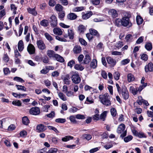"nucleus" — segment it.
Segmentation results:
<instances>
[{
	"label": "nucleus",
	"mask_w": 153,
	"mask_h": 153,
	"mask_svg": "<svg viewBox=\"0 0 153 153\" xmlns=\"http://www.w3.org/2000/svg\"><path fill=\"white\" fill-rule=\"evenodd\" d=\"M99 97L100 102L103 105L106 106L111 105V102L108 93H105L104 94L100 95Z\"/></svg>",
	"instance_id": "obj_1"
},
{
	"label": "nucleus",
	"mask_w": 153,
	"mask_h": 153,
	"mask_svg": "<svg viewBox=\"0 0 153 153\" xmlns=\"http://www.w3.org/2000/svg\"><path fill=\"white\" fill-rule=\"evenodd\" d=\"M131 17V15L128 13L127 15H125V16L121 19V24L122 26L124 27H130L132 25V24L130 20V18Z\"/></svg>",
	"instance_id": "obj_2"
},
{
	"label": "nucleus",
	"mask_w": 153,
	"mask_h": 153,
	"mask_svg": "<svg viewBox=\"0 0 153 153\" xmlns=\"http://www.w3.org/2000/svg\"><path fill=\"white\" fill-rule=\"evenodd\" d=\"M125 128V125L123 123L120 124L118 127L117 129V132L118 134L122 133L120 136L122 138L125 137L126 135V131H124Z\"/></svg>",
	"instance_id": "obj_3"
},
{
	"label": "nucleus",
	"mask_w": 153,
	"mask_h": 153,
	"mask_svg": "<svg viewBox=\"0 0 153 153\" xmlns=\"http://www.w3.org/2000/svg\"><path fill=\"white\" fill-rule=\"evenodd\" d=\"M70 74H72L71 80L73 83L76 84L79 83L81 81V78L77 73L72 72Z\"/></svg>",
	"instance_id": "obj_4"
},
{
	"label": "nucleus",
	"mask_w": 153,
	"mask_h": 153,
	"mask_svg": "<svg viewBox=\"0 0 153 153\" xmlns=\"http://www.w3.org/2000/svg\"><path fill=\"white\" fill-rule=\"evenodd\" d=\"M50 25L53 27L57 26V20L56 16L54 15H52L50 17Z\"/></svg>",
	"instance_id": "obj_5"
},
{
	"label": "nucleus",
	"mask_w": 153,
	"mask_h": 153,
	"mask_svg": "<svg viewBox=\"0 0 153 153\" xmlns=\"http://www.w3.org/2000/svg\"><path fill=\"white\" fill-rule=\"evenodd\" d=\"M121 93L122 97L124 100H126L128 98V92L127 88L125 86L122 87V92Z\"/></svg>",
	"instance_id": "obj_6"
},
{
	"label": "nucleus",
	"mask_w": 153,
	"mask_h": 153,
	"mask_svg": "<svg viewBox=\"0 0 153 153\" xmlns=\"http://www.w3.org/2000/svg\"><path fill=\"white\" fill-rule=\"evenodd\" d=\"M74 36V33L72 29H68V34H65L64 37L66 39L69 38L71 40L73 39Z\"/></svg>",
	"instance_id": "obj_7"
},
{
	"label": "nucleus",
	"mask_w": 153,
	"mask_h": 153,
	"mask_svg": "<svg viewBox=\"0 0 153 153\" xmlns=\"http://www.w3.org/2000/svg\"><path fill=\"white\" fill-rule=\"evenodd\" d=\"M47 127L42 124H40L37 126L36 130L38 132H42L46 130Z\"/></svg>",
	"instance_id": "obj_8"
},
{
	"label": "nucleus",
	"mask_w": 153,
	"mask_h": 153,
	"mask_svg": "<svg viewBox=\"0 0 153 153\" xmlns=\"http://www.w3.org/2000/svg\"><path fill=\"white\" fill-rule=\"evenodd\" d=\"M36 44L39 48L41 50H43L46 48V46L44 42L41 40H37Z\"/></svg>",
	"instance_id": "obj_9"
},
{
	"label": "nucleus",
	"mask_w": 153,
	"mask_h": 153,
	"mask_svg": "<svg viewBox=\"0 0 153 153\" xmlns=\"http://www.w3.org/2000/svg\"><path fill=\"white\" fill-rule=\"evenodd\" d=\"M29 113L31 114L37 115L40 113V111L39 108L38 107H33L30 110Z\"/></svg>",
	"instance_id": "obj_10"
},
{
	"label": "nucleus",
	"mask_w": 153,
	"mask_h": 153,
	"mask_svg": "<svg viewBox=\"0 0 153 153\" xmlns=\"http://www.w3.org/2000/svg\"><path fill=\"white\" fill-rule=\"evenodd\" d=\"M106 59L108 63L111 66H114L115 65L116 61L115 59L109 56L107 57Z\"/></svg>",
	"instance_id": "obj_11"
},
{
	"label": "nucleus",
	"mask_w": 153,
	"mask_h": 153,
	"mask_svg": "<svg viewBox=\"0 0 153 153\" xmlns=\"http://www.w3.org/2000/svg\"><path fill=\"white\" fill-rule=\"evenodd\" d=\"M27 51L30 54H33L35 53V48L32 44H29L27 47Z\"/></svg>",
	"instance_id": "obj_12"
},
{
	"label": "nucleus",
	"mask_w": 153,
	"mask_h": 153,
	"mask_svg": "<svg viewBox=\"0 0 153 153\" xmlns=\"http://www.w3.org/2000/svg\"><path fill=\"white\" fill-rule=\"evenodd\" d=\"M145 71L146 72L149 71H153V64L152 62L149 63L145 66Z\"/></svg>",
	"instance_id": "obj_13"
},
{
	"label": "nucleus",
	"mask_w": 153,
	"mask_h": 153,
	"mask_svg": "<svg viewBox=\"0 0 153 153\" xmlns=\"http://www.w3.org/2000/svg\"><path fill=\"white\" fill-rule=\"evenodd\" d=\"M109 15L111 16L113 18L117 17L118 16V14L117 11L114 9L109 10L108 12Z\"/></svg>",
	"instance_id": "obj_14"
},
{
	"label": "nucleus",
	"mask_w": 153,
	"mask_h": 153,
	"mask_svg": "<svg viewBox=\"0 0 153 153\" xmlns=\"http://www.w3.org/2000/svg\"><path fill=\"white\" fill-rule=\"evenodd\" d=\"M47 54L48 56L51 59H53L56 54L53 51L50 50H48L47 51Z\"/></svg>",
	"instance_id": "obj_15"
},
{
	"label": "nucleus",
	"mask_w": 153,
	"mask_h": 153,
	"mask_svg": "<svg viewBox=\"0 0 153 153\" xmlns=\"http://www.w3.org/2000/svg\"><path fill=\"white\" fill-rule=\"evenodd\" d=\"M77 16L76 15L73 13H70L67 16L68 19L70 20H74L76 19Z\"/></svg>",
	"instance_id": "obj_16"
},
{
	"label": "nucleus",
	"mask_w": 153,
	"mask_h": 153,
	"mask_svg": "<svg viewBox=\"0 0 153 153\" xmlns=\"http://www.w3.org/2000/svg\"><path fill=\"white\" fill-rule=\"evenodd\" d=\"M53 32L55 35L61 36L62 34V31L59 28L55 27L53 29Z\"/></svg>",
	"instance_id": "obj_17"
},
{
	"label": "nucleus",
	"mask_w": 153,
	"mask_h": 153,
	"mask_svg": "<svg viewBox=\"0 0 153 153\" xmlns=\"http://www.w3.org/2000/svg\"><path fill=\"white\" fill-rule=\"evenodd\" d=\"M53 59L61 62H64L65 61L64 59L62 56L56 53Z\"/></svg>",
	"instance_id": "obj_18"
},
{
	"label": "nucleus",
	"mask_w": 153,
	"mask_h": 153,
	"mask_svg": "<svg viewBox=\"0 0 153 153\" xmlns=\"http://www.w3.org/2000/svg\"><path fill=\"white\" fill-rule=\"evenodd\" d=\"M70 77L69 74L66 75L63 79L64 83L66 85H69L70 84Z\"/></svg>",
	"instance_id": "obj_19"
},
{
	"label": "nucleus",
	"mask_w": 153,
	"mask_h": 153,
	"mask_svg": "<svg viewBox=\"0 0 153 153\" xmlns=\"http://www.w3.org/2000/svg\"><path fill=\"white\" fill-rule=\"evenodd\" d=\"M89 32L93 36H96L98 38L100 37V34L97 30L93 28H91L89 29Z\"/></svg>",
	"instance_id": "obj_20"
},
{
	"label": "nucleus",
	"mask_w": 153,
	"mask_h": 153,
	"mask_svg": "<svg viewBox=\"0 0 153 153\" xmlns=\"http://www.w3.org/2000/svg\"><path fill=\"white\" fill-rule=\"evenodd\" d=\"M18 49L20 52L22 51L24 48V45L22 40H20L18 44Z\"/></svg>",
	"instance_id": "obj_21"
},
{
	"label": "nucleus",
	"mask_w": 153,
	"mask_h": 153,
	"mask_svg": "<svg viewBox=\"0 0 153 153\" xmlns=\"http://www.w3.org/2000/svg\"><path fill=\"white\" fill-rule=\"evenodd\" d=\"M92 14V12L90 11L85 14H83L82 16V18L84 19H87L90 18Z\"/></svg>",
	"instance_id": "obj_22"
},
{
	"label": "nucleus",
	"mask_w": 153,
	"mask_h": 153,
	"mask_svg": "<svg viewBox=\"0 0 153 153\" xmlns=\"http://www.w3.org/2000/svg\"><path fill=\"white\" fill-rule=\"evenodd\" d=\"M82 50L80 46L75 45L73 48V51L74 53H80Z\"/></svg>",
	"instance_id": "obj_23"
},
{
	"label": "nucleus",
	"mask_w": 153,
	"mask_h": 153,
	"mask_svg": "<svg viewBox=\"0 0 153 153\" xmlns=\"http://www.w3.org/2000/svg\"><path fill=\"white\" fill-rule=\"evenodd\" d=\"M129 91L131 92L133 95H136L138 92V90L137 88H134L133 86H130L129 88Z\"/></svg>",
	"instance_id": "obj_24"
},
{
	"label": "nucleus",
	"mask_w": 153,
	"mask_h": 153,
	"mask_svg": "<svg viewBox=\"0 0 153 153\" xmlns=\"http://www.w3.org/2000/svg\"><path fill=\"white\" fill-rule=\"evenodd\" d=\"M145 48L148 51H150L152 48V43L150 42H146L145 46Z\"/></svg>",
	"instance_id": "obj_25"
},
{
	"label": "nucleus",
	"mask_w": 153,
	"mask_h": 153,
	"mask_svg": "<svg viewBox=\"0 0 153 153\" xmlns=\"http://www.w3.org/2000/svg\"><path fill=\"white\" fill-rule=\"evenodd\" d=\"M28 12L32 14L34 16H36L37 14V12L36 11L35 8H29L27 9Z\"/></svg>",
	"instance_id": "obj_26"
},
{
	"label": "nucleus",
	"mask_w": 153,
	"mask_h": 153,
	"mask_svg": "<svg viewBox=\"0 0 153 153\" xmlns=\"http://www.w3.org/2000/svg\"><path fill=\"white\" fill-rule=\"evenodd\" d=\"M91 61V58L88 54H86L84 59L83 62L85 64H87Z\"/></svg>",
	"instance_id": "obj_27"
},
{
	"label": "nucleus",
	"mask_w": 153,
	"mask_h": 153,
	"mask_svg": "<svg viewBox=\"0 0 153 153\" xmlns=\"http://www.w3.org/2000/svg\"><path fill=\"white\" fill-rule=\"evenodd\" d=\"M128 80L129 82L133 81L134 80V75L131 73L128 74L127 75Z\"/></svg>",
	"instance_id": "obj_28"
},
{
	"label": "nucleus",
	"mask_w": 153,
	"mask_h": 153,
	"mask_svg": "<svg viewBox=\"0 0 153 153\" xmlns=\"http://www.w3.org/2000/svg\"><path fill=\"white\" fill-rule=\"evenodd\" d=\"M123 140L126 143H128L131 141L133 138V136L131 135H128L126 137H123Z\"/></svg>",
	"instance_id": "obj_29"
},
{
	"label": "nucleus",
	"mask_w": 153,
	"mask_h": 153,
	"mask_svg": "<svg viewBox=\"0 0 153 153\" xmlns=\"http://www.w3.org/2000/svg\"><path fill=\"white\" fill-rule=\"evenodd\" d=\"M136 19L137 23L139 25L141 24L143 22V19L140 16H137Z\"/></svg>",
	"instance_id": "obj_30"
},
{
	"label": "nucleus",
	"mask_w": 153,
	"mask_h": 153,
	"mask_svg": "<svg viewBox=\"0 0 153 153\" xmlns=\"http://www.w3.org/2000/svg\"><path fill=\"white\" fill-rule=\"evenodd\" d=\"M86 30V28L83 25H80L78 27V31L80 33H83Z\"/></svg>",
	"instance_id": "obj_31"
},
{
	"label": "nucleus",
	"mask_w": 153,
	"mask_h": 153,
	"mask_svg": "<svg viewBox=\"0 0 153 153\" xmlns=\"http://www.w3.org/2000/svg\"><path fill=\"white\" fill-rule=\"evenodd\" d=\"M74 138V137L71 136H67L63 137L62 139V140L63 142H67L70 140H72Z\"/></svg>",
	"instance_id": "obj_32"
},
{
	"label": "nucleus",
	"mask_w": 153,
	"mask_h": 153,
	"mask_svg": "<svg viewBox=\"0 0 153 153\" xmlns=\"http://www.w3.org/2000/svg\"><path fill=\"white\" fill-rule=\"evenodd\" d=\"M22 123L25 125H27L29 123V121L26 116L23 117L22 118Z\"/></svg>",
	"instance_id": "obj_33"
},
{
	"label": "nucleus",
	"mask_w": 153,
	"mask_h": 153,
	"mask_svg": "<svg viewBox=\"0 0 153 153\" xmlns=\"http://www.w3.org/2000/svg\"><path fill=\"white\" fill-rule=\"evenodd\" d=\"M40 24L41 25L44 27H46L48 26L49 22L47 20L43 19L40 22Z\"/></svg>",
	"instance_id": "obj_34"
},
{
	"label": "nucleus",
	"mask_w": 153,
	"mask_h": 153,
	"mask_svg": "<svg viewBox=\"0 0 153 153\" xmlns=\"http://www.w3.org/2000/svg\"><path fill=\"white\" fill-rule=\"evenodd\" d=\"M55 9L57 11L62 12L63 9V7L59 4H56L55 7Z\"/></svg>",
	"instance_id": "obj_35"
},
{
	"label": "nucleus",
	"mask_w": 153,
	"mask_h": 153,
	"mask_svg": "<svg viewBox=\"0 0 153 153\" xmlns=\"http://www.w3.org/2000/svg\"><path fill=\"white\" fill-rule=\"evenodd\" d=\"M121 19H120L119 18L117 19H115L114 22V23L115 25L117 27H119L121 26L122 25L121 24Z\"/></svg>",
	"instance_id": "obj_36"
},
{
	"label": "nucleus",
	"mask_w": 153,
	"mask_h": 153,
	"mask_svg": "<svg viewBox=\"0 0 153 153\" xmlns=\"http://www.w3.org/2000/svg\"><path fill=\"white\" fill-rule=\"evenodd\" d=\"M58 95L61 99L63 101H65L67 100V97L65 95L61 92H59L58 94Z\"/></svg>",
	"instance_id": "obj_37"
},
{
	"label": "nucleus",
	"mask_w": 153,
	"mask_h": 153,
	"mask_svg": "<svg viewBox=\"0 0 153 153\" xmlns=\"http://www.w3.org/2000/svg\"><path fill=\"white\" fill-rule=\"evenodd\" d=\"M12 104L14 105L18 106H21L22 105V102L19 100H18L13 101L12 102Z\"/></svg>",
	"instance_id": "obj_38"
},
{
	"label": "nucleus",
	"mask_w": 153,
	"mask_h": 153,
	"mask_svg": "<svg viewBox=\"0 0 153 153\" xmlns=\"http://www.w3.org/2000/svg\"><path fill=\"white\" fill-rule=\"evenodd\" d=\"M74 68L76 70H79L82 71L83 70L84 68L83 66L81 65L78 64H76L74 67Z\"/></svg>",
	"instance_id": "obj_39"
},
{
	"label": "nucleus",
	"mask_w": 153,
	"mask_h": 153,
	"mask_svg": "<svg viewBox=\"0 0 153 153\" xmlns=\"http://www.w3.org/2000/svg\"><path fill=\"white\" fill-rule=\"evenodd\" d=\"M106 116V112L104 111L101 114L100 117V119L102 120L103 121H104L105 118Z\"/></svg>",
	"instance_id": "obj_40"
},
{
	"label": "nucleus",
	"mask_w": 153,
	"mask_h": 153,
	"mask_svg": "<svg viewBox=\"0 0 153 153\" xmlns=\"http://www.w3.org/2000/svg\"><path fill=\"white\" fill-rule=\"evenodd\" d=\"M11 10L13 11V14L14 15L16 13V10L17 7L13 4H11L10 5Z\"/></svg>",
	"instance_id": "obj_41"
},
{
	"label": "nucleus",
	"mask_w": 153,
	"mask_h": 153,
	"mask_svg": "<svg viewBox=\"0 0 153 153\" xmlns=\"http://www.w3.org/2000/svg\"><path fill=\"white\" fill-rule=\"evenodd\" d=\"M84 9L83 7H77L73 8L72 10L73 12H78L83 10Z\"/></svg>",
	"instance_id": "obj_42"
},
{
	"label": "nucleus",
	"mask_w": 153,
	"mask_h": 153,
	"mask_svg": "<svg viewBox=\"0 0 153 153\" xmlns=\"http://www.w3.org/2000/svg\"><path fill=\"white\" fill-rule=\"evenodd\" d=\"M97 60L96 59H94L90 64L91 67L93 68H95L97 65Z\"/></svg>",
	"instance_id": "obj_43"
},
{
	"label": "nucleus",
	"mask_w": 153,
	"mask_h": 153,
	"mask_svg": "<svg viewBox=\"0 0 153 153\" xmlns=\"http://www.w3.org/2000/svg\"><path fill=\"white\" fill-rule=\"evenodd\" d=\"M44 36L46 39L49 41L51 42L53 40L52 37L48 33H46L44 34Z\"/></svg>",
	"instance_id": "obj_44"
},
{
	"label": "nucleus",
	"mask_w": 153,
	"mask_h": 153,
	"mask_svg": "<svg viewBox=\"0 0 153 153\" xmlns=\"http://www.w3.org/2000/svg\"><path fill=\"white\" fill-rule=\"evenodd\" d=\"M66 121V120L65 119L59 118L56 119L55 120V122L57 123H63Z\"/></svg>",
	"instance_id": "obj_45"
},
{
	"label": "nucleus",
	"mask_w": 153,
	"mask_h": 153,
	"mask_svg": "<svg viewBox=\"0 0 153 153\" xmlns=\"http://www.w3.org/2000/svg\"><path fill=\"white\" fill-rule=\"evenodd\" d=\"M16 87L18 90H21L25 91H26V88L24 86L19 85H16Z\"/></svg>",
	"instance_id": "obj_46"
},
{
	"label": "nucleus",
	"mask_w": 153,
	"mask_h": 153,
	"mask_svg": "<svg viewBox=\"0 0 153 153\" xmlns=\"http://www.w3.org/2000/svg\"><path fill=\"white\" fill-rule=\"evenodd\" d=\"M13 79L15 81L20 82L22 83H23L25 82L24 80L23 79L18 76H16L14 77L13 78Z\"/></svg>",
	"instance_id": "obj_47"
},
{
	"label": "nucleus",
	"mask_w": 153,
	"mask_h": 153,
	"mask_svg": "<svg viewBox=\"0 0 153 153\" xmlns=\"http://www.w3.org/2000/svg\"><path fill=\"white\" fill-rule=\"evenodd\" d=\"M114 79L117 80L119 79L120 74L117 71L115 72L114 74Z\"/></svg>",
	"instance_id": "obj_48"
},
{
	"label": "nucleus",
	"mask_w": 153,
	"mask_h": 153,
	"mask_svg": "<svg viewBox=\"0 0 153 153\" xmlns=\"http://www.w3.org/2000/svg\"><path fill=\"white\" fill-rule=\"evenodd\" d=\"M82 137L84 139H85L88 140H90L92 138L91 136L88 134H85L82 135Z\"/></svg>",
	"instance_id": "obj_49"
},
{
	"label": "nucleus",
	"mask_w": 153,
	"mask_h": 153,
	"mask_svg": "<svg viewBox=\"0 0 153 153\" xmlns=\"http://www.w3.org/2000/svg\"><path fill=\"white\" fill-rule=\"evenodd\" d=\"M130 59H123L122 60L120 64L122 65H125L128 63L130 62Z\"/></svg>",
	"instance_id": "obj_50"
},
{
	"label": "nucleus",
	"mask_w": 153,
	"mask_h": 153,
	"mask_svg": "<svg viewBox=\"0 0 153 153\" xmlns=\"http://www.w3.org/2000/svg\"><path fill=\"white\" fill-rule=\"evenodd\" d=\"M65 13L64 11H62L61 13H58L59 17L61 20H63V18L65 17Z\"/></svg>",
	"instance_id": "obj_51"
},
{
	"label": "nucleus",
	"mask_w": 153,
	"mask_h": 153,
	"mask_svg": "<svg viewBox=\"0 0 153 153\" xmlns=\"http://www.w3.org/2000/svg\"><path fill=\"white\" fill-rule=\"evenodd\" d=\"M110 112L111 115L113 117H115L116 115L117 111L114 108H112L111 109Z\"/></svg>",
	"instance_id": "obj_52"
},
{
	"label": "nucleus",
	"mask_w": 153,
	"mask_h": 153,
	"mask_svg": "<svg viewBox=\"0 0 153 153\" xmlns=\"http://www.w3.org/2000/svg\"><path fill=\"white\" fill-rule=\"evenodd\" d=\"M56 39L62 42H67L68 41L66 38L59 37L57 36H56Z\"/></svg>",
	"instance_id": "obj_53"
},
{
	"label": "nucleus",
	"mask_w": 153,
	"mask_h": 153,
	"mask_svg": "<svg viewBox=\"0 0 153 153\" xmlns=\"http://www.w3.org/2000/svg\"><path fill=\"white\" fill-rule=\"evenodd\" d=\"M47 127L50 130H52L54 131L56 133H59V131L57 129L53 126H48Z\"/></svg>",
	"instance_id": "obj_54"
},
{
	"label": "nucleus",
	"mask_w": 153,
	"mask_h": 153,
	"mask_svg": "<svg viewBox=\"0 0 153 153\" xmlns=\"http://www.w3.org/2000/svg\"><path fill=\"white\" fill-rule=\"evenodd\" d=\"M137 137H138L140 138H146V135L143 133L141 132H138Z\"/></svg>",
	"instance_id": "obj_55"
},
{
	"label": "nucleus",
	"mask_w": 153,
	"mask_h": 153,
	"mask_svg": "<svg viewBox=\"0 0 153 153\" xmlns=\"http://www.w3.org/2000/svg\"><path fill=\"white\" fill-rule=\"evenodd\" d=\"M57 149L56 148H51L48 151V153H56Z\"/></svg>",
	"instance_id": "obj_56"
},
{
	"label": "nucleus",
	"mask_w": 153,
	"mask_h": 153,
	"mask_svg": "<svg viewBox=\"0 0 153 153\" xmlns=\"http://www.w3.org/2000/svg\"><path fill=\"white\" fill-rule=\"evenodd\" d=\"M144 37L143 36L140 37L136 42V43L139 44L142 43L143 41Z\"/></svg>",
	"instance_id": "obj_57"
},
{
	"label": "nucleus",
	"mask_w": 153,
	"mask_h": 153,
	"mask_svg": "<svg viewBox=\"0 0 153 153\" xmlns=\"http://www.w3.org/2000/svg\"><path fill=\"white\" fill-rule=\"evenodd\" d=\"M16 128V126L14 124H11L8 127L7 130L9 131H12L14 130Z\"/></svg>",
	"instance_id": "obj_58"
},
{
	"label": "nucleus",
	"mask_w": 153,
	"mask_h": 153,
	"mask_svg": "<svg viewBox=\"0 0 153 153\" xmlns=\"http://www.w3.org/2000/svg\"><path fill=\"white\" fill-rule=\"evenodd\" d=\"M147 85V83H146L145 84H142V85H140L138 89L137 90L138 91H141Z\"/></svg>",
	"instance_id": "obj_59"
},
{
	"label": "nucleus",
	"mask_w": 153,
	"mask_h": 153,
	"mask_svg": "<svg viewBox=\"0 0 153 153\" xmlns=\"http://www.w3.org/2000/svg\"><path fill=\"white\" fill-rule=\"evenodd\" d=\"M3 60L6 62H7L9 61V56L7 53L4 54L3 57Z\"/></svg>",
	"instance_id": "obj_60"
},
{
	"label": "nucleus",
	"mask_w": 153,
	"mask_h": 153,
	"mask_svg": "<svg viewBox=\"0 0 153 153\" xmlns=\"http://www.w3.org/2000/svg\"><path fill=\"white\" fill-rule=\"evenodd\" d=\"M69 119L71 122L73 123H76V120L75 117L74 116L72 115L69 117Z\"/></svg>",
	"instance_id": "obj_61"
},
{
	"label": "nucleus",
	"mask_w": 153,
	"mask_h": 153,
	"mask_svg": "<svg viewBox=\"0 0 153 153\" xmlns=\"http://www.w3.org/2000/svg\"><path fill=\"white\" fill-rule=\"evenodd\" d=\"M138 100H137V103L139 105H141L143 103V99L141 96H139L138 97Z\"/></svg>",
	"instance_id": "obj_62"
},
{
	"label": "nucleus",
	"mask_w": 153,
	"mask_h": 153,
	"mask_svg": "<svg viewBox=\"0 0 153 153\" xmlns=\"http://www.w3.org/2000/svg\"><path fill=\"white\" fill-rule=\"evenodd\" d=\"M14 53L15 58H18L21 57V55L17 49L15 50Z\"/></svg>",
	"instance_id": "obj_63"
},
{
	"label": "nucleus",
	"mask_w": 153,
	"mask_h": 153,
	"mask_svg": "<svg viewBox=\"0 0 153 153\" xmlns=\"http://www.w3.org/2000/svg\"><path fill=\"white\" fill-rule=\"evenodd\" d=\"M42 62L45 63H48L49 62V60L48 57L45 56L43 57L42 59Z\"/></svg>",
	"instance_id": "obj_64"
}]
</instances>
